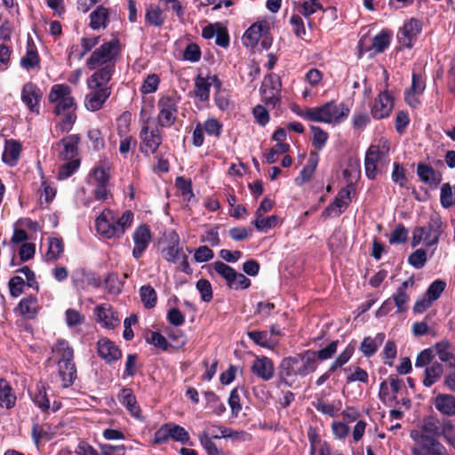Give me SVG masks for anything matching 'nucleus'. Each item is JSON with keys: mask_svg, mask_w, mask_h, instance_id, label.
<instances>
[{"mask_svg": "<svg viewBox=\"0 0 455 455\" xmlns=\"http://www.w3.org/2000/svg\"><path fill=\"white\" fill-rule=\"evenodd\" d=\"M201 125L204 132L216 140L220 139L223 132V124L215 117H209Z\"/></svg>", "mask_w": 455, "mask_h": 455, "instance_id": "45", "label": "nucleus"}, {"mask_svg": "<svg viewBox=\"0 0 455 455\" xmlns=\"http://www.w3.org/2000/svg\"><path fill=\"white\" fill-rule=\"evenodd\" d=\"M421 31V20L416 18H411L403 24L400 30V34L398 35V41L400 44L404 48L411 49Z\"/></svg>", "mask_w": 455, "mask_h": 455, "instance_id": "14", "label": "nucleus"}, {"mask_svg": "<svg viewBox=\"0 0 455 455\" xmlns=\"http://www.w3.org/2000/svg\"><path fill=\"white\" fill-rule=\"evenodd\" d=\"M389 151V144L387 140L382 143V150L379 145H371L364 158L365 174L369 180H375L377 176L378 163H380L387 156Z\"/></svg>", "mask_w": 455, "mask_h": 455, "instance_id": "9", "label": "nucleus"}, {"mask_svg": "<svg viewBox=\"0 0 455 455\" xmlns=\"http://www.w3.org/2000/svg\"><path fill=\"white\" fill-rule=\"evenodd\" d=\"M278 217L275 215L268 216L267 218L256 217L252 224L259 231H267V229L274 228L278 223Z\"/></svg>", "mask_w": 455, "mask_h": 455, "instance_id": "57", "label": "nucleus"}, {"mask_svg": "<svg viewBox=\"0 0 455 455\" xmlns=\"http://www.w3.org/2000/svg\"><path fill=\"white\" fill-rule=\"evenodd\" d=\"M386 76V84L384 90L380 91L378 97L374 100L371 108V116L373 119L381 120L387 118L394 108V97L389 94L388 88V74L387 70H384Z\"/></svg>", "mask_w": 455, "mask_h": 455, "instance_id": "8", "label": "nucleus"}, {"mask_svg": "<svg viewBox=\"0 0 455 455\" xmlns=\"http://www.w3.org/2000/svg\"><path fill=\"white\" fill-rule=\"evenodd\" d=\"M180 96L176 94L163 95L157 102L158 115L156 124L161 128L172 126L176 120L179 109Z\"/></svg>", "mask_w": 455, "mask_h": 455, "instance_id": "5", "label": "nucleus"}, {"mask_svg": "<svg viewBox=\"0 0 455 455\" xmlns=\"http://www.w3.org/2000/svg\"><path fill=\"white\" fill-rule=\"evenodd\" d=\"M435 349L438 358L448 363V368L455 366L454 347L447 340L443 339L435 345Z\"/></svg>", "mask_w": 455, "mask_h": 455, "instance_id": "33", "label": "nucleus"}, {"mask_svg": "<svg viewBox=\"0 0 455 455\" xmlns=\"http://www.w3.org/2000/svg\"><path fill=\"white\" fill-rule=\"evenodd\" d=\"M180 238L176 231H172L168 235L166 247L162 250L163 258L172 263H176L185 253L182 247L180 246Z\"/></svg>", "mask_w": 455, "mask_h": 455, "instance_id": "20", "label": "nucleus"}, {"mask_svg": "<svg viewBox=\"0 0 455 455\" xmlns=\"http://www.w3.org/2000/svg\"><path fill=\"white\" fill-rule=\"evenodd\" d=\"M443 373V366L438 362H434L427 366L424 371L423 385L427 387H432L436 383Z\"/></svg>", "mask_w": 455, "mask_h": 455, "instance_id": "39", "label": "nucleus"}, {"mask_svg": "<svg viewBox=\"0 0 455 455\" xmlns=\"http://www.w3.org/2000/svg\"><path fill=\"white\" fill-rule=\"evenodd\" d=\"M160 84V78L156 74L148 75L144 80L140 91L142 94H149L156 92Z\"/></svg>", "mask_w": 455, "mask_h": 455, "instance_id": "64", "label": "nucleus"}, {"mask_svg": "<svg viewBox=\"0 0 455 455\" xmlns=\"http://www.w3.org/2000/svg\"><path fill=\"white\" fill-rule=\"evenodd\" d=\"M40 61L41 59L36 45L28 43L26 54L20 59V66L27 70H39L41 68Z\"/></svg>", "mask_w": 455, "mask_h": 455, "instance_id": "36", "label": "nucleus"}, {"mask_svg": "<svg viewBox=\"0 0 455 455\" xmlns=\"http://www.w3.org/2000/svg\"><path fill=\"white\" fill-rule=\"evenodd\" d=\"M96 321L103 327L113 330L120 324L118 314L111 305L100 304L94 308Z\"/></svg>", "mask_w": 455, "mask_h": 455, "instance_id": "17", "label": "nucleus"}, {"mask_svg": "<svg viewBox=\"0 0 455 455\" xmlns=\"http://www.w3.org/2000/svg\"><path fill=\"white\" fill-rule=\"evenodd\" d=\"M417 174L422 182L430 187H437L442 180V175L427 164L420 163L418 164Z\"/></svg>", "mask_w": 455, "mask_h": 455, "instance_id": "26", "label": "nucleus"}, {"mask_svg": "<svg viewBox=\"0 0 455 455\" xmlns=\"http://www.w3.org/2000/svg\"><path fill=\"white\" fill-rule=\"evenodd\" d=\"M21 149V144L18 140L13 139L6 140L2 156L3 162L11 167L15 166L20 156Z\"/></svg>", "mask_w": 455, "mask_h": 455, "instance_id": "27", "label": "nucleus"}, {"mask_svg": "<svg viewBox=\"0 0 455 455\" xmlns=\"http://www.w3.org/2000/svg\"><path fill=\"white\" fill-rule=\"evenodd\" d=\"M310 130L313 133L312 145L315 150L321 151L329 138V134L319 126L311 125Z\"/></svg>", "mask_w": 455, "mask_h": 455, "instance_id": "51", "label": "nucleus"}, {"mask_svg": "<svg viewBox=\"0 0 455 455\" xmlns=\"http://www.w3.org/2000/svg\"><path fill=\"white\" fill-rule=\"evenodd\" d=\"M385 337L383 332L377 333L374 338L364 337L359 347L360 351L366 358H371L377 353L379 346L385 340Z\"/></svg>", "mask_w": 455, "mask_h": 455, "instance_id": "29", "label": "nucleus"}, {"mask_svg": "<svg viewBox=\"0 0 455 455\" xmlns=\"http://www.w3.org/2000/svg\"><path fill=\"white\" fill-rule=\"evenodd\" d=\"M97 353L108 364L117 362L123 355L119 347L107 337H102L97 341Z\"/></svg>", "mask_w": 455, "mask_h": 455, "instance_id": "16", "label": "nucleus"}, {"mask_svg": "<svg viewBox=\"0 0 455 455\" xmlns=\"http://www.w3.org/2000/svg\"><path fill=\"white\" fill-rule=\"evenodd\" d=\"M59 366V375L63 381V387H70L76 379V367L73 361L57 362Z\"/></svg>", "mask_w": 455, "mask_h": 455, "instance_id": "38", "label": "nucleus"}, {"mask_svg": "<svg viewBox=\"0 0 455 455\" xmlns=\"http://www.w3.org/2000/svg\"><path fill=\"white\" fill-rule=\"evenodd\" d=\"M48 100L51 103H56L54 113L57 116L70 111L76 106L75 99L72 96V90L65 84L52 85Z\"/></svg>", "mask_w": 455, "mask_h": 455, "instance_id": "6", "label": "nucleus"}, {"mask_svg": "<svg viewBox=\"0 0 455 455\" xmlns=\"http://www.w3.org/2000/svg\"><path fill=\"white\" fill-rule=\"evenodd\" d=\"M25 285H27V281L25 282L22 277L20 275L12 276L8 282L11 296L13 298L20 296L24 292Z\"/></svg>", "mask_w": 455, "mask_h": 455, "instance_id": "63", "label": "nucleus"}, {"mask_svg": "<svg viewBox=\"0 0 455 455\" xmlns=\"http://www.w3.org/2000/svg\"><path fill=\"white\" fill-rule=\"evenodd\" d=\"M148 121L149 118H147L143 122V125L139 133L140 140V151L146 156L156 153V150H158L163 142V136L160 131L161 127L156 125L154 129L149 130Z\"/></svg>", "mask_w": 455, "mask_h": 455, "instance_id": "7", "label": "nucleus"}, {"mask_svg": "<svg viewBox=\"0 0 455 455\" xmlns=\"http://www.w3.org/2000/svg\"><path fill=\"white\" fill-rule=\"evenodd\" d=\"M100 41V36H84L80 40L82 50L77 52L76 59L81 60L89 52L92 50Z\"/></svg>", "mask_w": 455, "mask_h": 455, "instance_id": "55", "label": "nucleus"}, {"mask_svg": "<svg viewBox=\"0 0 455 455\" xmlns=\"http://www.w3.org/2000/svg\"><path fill=\"white\" fill-rule=\"evenodd\" d=\"M299 356L290 355L282 359L278 366V377L281 383L291 387L294 379L300 376Z\"/></svg>", "mask_w": 455, "mask_h": 455, "instance_id": "11", "label": "nucleus"}, {"mask_svg": "<svg viewBox=\"0 0 455 455\" xmlns=\"http://www.w3.org/2000/svg\"><path fill=\"white\" fill-rule=\"evenodd\" d=\"M441 221L438 219H431L426 228L425 245L431 247L436 245L441 235Z\"/></svg>", "mask_w": 455, "mask_h": 455, "instance_id": "40", "label": "nucleus"}, {"mask_svg": "<svg viewBox=\"0 0 455 455\" xmlns=\"http://www.w3.org/2000/svg\"><path fill=\"white\" fill-rule=\"evenodd\" d=\"M443 427V422H441L435 416H427L423 419L421 423V434L419 435H427L433 437H440L442 435V430ZM419 437V434L414 435Z\"/></svg>", "mask_w": 455, "mask_h": 455, "instance_id": "25", "label": "nucleus"}, {"mask_svg": "<svg viewBox=\"0 0 455 455\" xmlns=\"http://www.w3.org/2000/svg\"><path fill=\"white\" fill-rule=\"evenodd\" d=\"M111 79V70L108 68H99L87 78V86L92 90L84 100V106L89 111L102 108L112 92L111 87L108 86Z\"/></svg>", "mask_w": 455, "mask_h": 455, "instance_id": "2", "label": "nucleus"}, {"mask_svg": "<svg viewBox=\"0 0 455 455\" xmlns=\"http://www.w3.org/2000/svg\"><path fill=\"white\" fill-rule=\"evenodd\" d=\"M97 232L106 238H120L122 230L115 226V213L109 209H105L95 220Z\"/></svg>", "mask_w": 455, "mask_h": 455, "instance_id": "12", "label": "nucleus"}, {"mask_svg": "<svg viewBox=\"0 0 455 455\" xmlns=\"http://www.w3.org/2000/svg\"><path fill=\"white\" fill-rule=\"evenodd\" d=\"M290 145L288 143H276L273 148L269 149L267 153L264 155L266 162L269 164H275L278 156L282 154H285L290 150Z\"/></svg>", "mask_w": 455, "mask_h": 455, "instance_id": "54", "label": "nucleus"}, {"mask_svg": "<svg viewBox=\"0 0 455 455\" xmlns=\"http://www.w3.org/2000/svg\"><path fill=\"white\" fill-rule=\"evenodd\" d=\"M251 372L264 381L274 377L275 367L273 361L267 356H256L251 367Z\"/></svg>", "mask_w": 455, "mask_h": 455, "instance_id": "21", "label": "nucleus"}, {"mask_svg": "<svg viewBox=\"0 0 455 455\" xmlns=\"http://www.w3.org/2000/svg\"><path fill=\"white\" fill-rule=\"evenodd\" d=\"M411 437L419 443V449L414 450V455H447L445 447L436 439L437 437L419 435L411 433Z\"/></svg>", "mask_w": 455, "mask_h": 455, "instance_id": "15", "label": "nucleus"}, {"mask_svg": "<svg viewBox=\"0 0 455 455\" xmlns=\"http://www.w3.org/2000/svg\"><path fill=\"white\" fill-rule=\"evenodd\" d=\"M213 269L222 276L229 288L235 284V269L222 261H215L212 264Z\"/></svg>", "mask_w": 455, "mask_h": 455, "instance_id": "43", "label": "nucleus"}, {"mask_svg": "<svg viewBox=\"0 0 455 455\" xmlns=\"http://www.w3.org/2000/svg\"><path fill=\"white\" fill-rule=\"evenodd\" d=\"M140 296L146 308H153L156 305L157 294L156 290L149 284L143 285L140 289Z\"/></svg>", "mask_w": 455, "mask_h": 455, "instance_id": "50", "label": "nucleus"}, {"mask_svg": "<svg viewBox=\"0 0 455 455\" xmlns=\"http://www.w3.org/2000/svg\"><path fill=\"white\" fill-rule=\"evenodd\" d=\"M81 142V136L79 134H70L63 137L59 145L63 146V150L60 156L63 159H79L78 158V145Z\"/></svg>", "mask_w": 455, "mask_h": 455, "instance_id": "23", "label": "nucleus"}, {"mask_svg": "<svg viewBox=\"0 0 455 455\" xmlns=\"http://www.w3.org/2000/svg\"><path fill=\"white\" fill-rule=\"evenodd\" d=\"M145 21L149 26L160 28L164 23L162 9L156 4H149L146 9Z\"/></svg>", "mask_w": 455, "mask_h": 455, "instance_id": "42", "label": "nucleus"}, {"mask_svg": "<svg viewBox=\"0 0 455 455\" xmlns=\"http://www.w3.org/2000/svg\"><path fill=\"white\" fill-rule=\"evenodd\" d=\"M151 238V231L148 225H140L135 228L132 235V239L134 242L132 256L134 259H139L142 257L143 253L148 247Z\"/></svg>", "mask_w": 455, "mask_h": 455, "instance_id": "18", "label": "nucleus"}, {"mask_svg": "<svg viewBox=\"0 0 455 455\" xmlns=\"http://www.w3.org/2000/svg\"><path fill=\"white\" fill-rule=\"evenodd\" d=\"M446 287V283L443 280L437 279L434 281L427 288L425 295L433 302L437 300Z\"/></svg>", "mask_w": 455, "mask_h": 455, "instance_id": "60", "label": "nucleus"}, {"mask_svg": "<svg viewBox=\"0 0 455 455\" xmlns=\"http://www.w3.org/2000/svg\"><path fill=\"white\" fill-rule=\"evenodd\" d=\"M68 162L62 164L58 172L59 180L69 178L80 166V159H66Z\"/></svg>", "mask_w": 455, "mask_h": 455, "instance_id": "56", "label": "nucleus"}, {"mask_svg": "<svg viewBox=\"0 0 455 455\" xmlns=\"http://www.w3.org/2000/svg\"><path fill=\"white\" fill-rule=\"evenodd\" d=\"M33 402L43 411L50 409V401L47 396L46 389L43 385H36V392L33 395Z\"/></svg>", "mask_w": 455, "mask_h": 455, "instance_id": "52", "label": "nucleus"}, {"mask_svg": "<svg viewBox=\"0 0 455 455\" xmlns=\"http://www.w3.org/2000/svg\"><path fill=\"white\" fill-rule=\"evenodd\" d=\"M247 336L258 346L265 348H271L277 344V341H270L267 331H251Z\"/></svg>", "mask_w": 455, "mask_h": 455, "instance_id": "49", "label": "nucleus"}, {"mask_svg": "<svg viewBox=\"0 0 455 455\" xmlns=\"http://www.w3.org/2000/svg\"><path fill=\"white\" fill-rule=\"evenodd\" d=\"M196 289L198 290L201 299L204 302H210L213 298L212 286L209 280L201 278L196 282Z\"/></svg>", "mask_w": 455, "mask_h": 455, "instance_id": "58", "label": "nucleus"}, {"mask_svg": "<svg viewBox=\"0 0 455 455\" xmlns=\"http://www.w3.org/2000/svg\"><path fill=\"white\" fill-rule=\"evenodd\" d=\"M355 190V185L353 183H349L338 192L333 200L334 205L338 207V210L335 212L336 217H339L340 214H342L344 211L348 207L351 202V193Z\"/></svg>", "mask_w": 455, "mask_h": 455, "instance_id": "31", "label": "nucleus"}, {"mask_svg": "<svg viewBox=\"0 0 455 455\" xmlns=\"http://www.w3.org/2000/svg\"><path fill=\"white\" fill-rule=\"evenodd\" d=\"M392 37L391 31L387 29L381 30L372 39L371 48L376 53L383 52L390 44Z\"/></svg>", "mask_w": 455, "mask_h": 455, "instance_id": "46", "label": "nucleus"}, {"mask_svg": "<svg viewBox=\"0 0 455 455\" xmlns=\"http://www.w3.org/2000/svg\"><path fill=\"white\" fill-rule=\"evenodd\" d=\"M293 112L305 120L315 123L339 124L345 121L350 113V109L344 104H337L334 100L328 101L322 106L307 108L302 110L296 107Z\"/></svg>", "mask_w": 455, "mask_h": 455, "instance_id": "1", "label": "nucleus"}, {"mask_svg": "<svg viewBox=\"0 0 455 455\" xmlns=\"http://www.w3.org/2000/svg\"><path fill=\"white\" fill-rule=\"evenodd\" d=\"M297 355L299 356L300 377H305L317 369L318 360L315 355V350L307 349L297 354Z\"/></svg>", "mask_w": 455, "mask_h": 455, "instance_id": "28", "label": "nucleus"}, {"mask_svg": "<svg viewBox=\"0 0 455 455\" xmlns=\"http://www.w3.org/2000/svg\"><path fill=\"white\" fill-rule=\"evenodd\" d=\"M267 29V22L259 21L252 24L244 33L243 42L246 46L254 47Z\"/></svg>", "mask_w": 455, "mask_h": 455, "instance_id": "32", "label": "nucleus"}, {"mask_svg": "<svg viewBox=\"0 0 455 455\" xmlns=\"http://www.w3.org/2000/svg\"><path fill=\"white\" fill-rule=\"evenodd\" d=\"M282 82L278 75L271 73L264 77L260 86V94L267 106L275 107L281 100Z\"/></svg>", "mask_w": 455, "mask_h": 455, "instance_id": "10", "label": "nucleus"}, {"mask_svg": "<svg viewBox=\"0 0 455 455\" xmlns=\"http://www.w3.org/2000/svg\"><path fill=\"white\" fill-rule=\"evenodd\" d=\"M117 399L132 417L136 419L140 418L141 410L132 388L122 387L117 394Z\"/></svg>", "mask_w": 455, "mask_h": 455, "instance_id": "22", "label": "nucleus"}, {"mask_svg": "<svg viewBox=\"0 0 455 455\" xmlns=\"http://www.w3.org/2000/svg\"><path fill=\"white\" fill-rule=\"evenodd\" d=\"M434 405L443 415H455V397L451 395L439 394L435 397Z\"/></svg>", "mask_w": 455, "mask_h": 455, "instance_id": "35", "label": "nucleus"}, {"mask_svg": "<svg viewBox=\"0 0 455 455\" xmlns=\"http://www.w3.org/2000/svg\"><path fill=\"white\" fill-rule=\"evenodd\" d=\"M15 311L27 319H35L39 311L36 296L28 295L23 298L18 304Z\"/></svg>", "mask_w": 455, "mask_h": 455, "instance_id": "24", "label": "nucleus"}, {"mask_svg": "<svg viewBox=\"0 0 455 455\" xmlns=\"http://www.w3.org/2000/svg\"><path fill=\"white\" fill-rule=\"evenodd\" d=\"M48 251L45 254V260L55 261L60 259L64 251V243L61 237L49 238Z\"/></svg>", "mask_w": 455, "mask_h": 455, "instance_id": "44", "label": "nucleus"}, {"mask_svg": "<svg viewBox=\"0 0 455 455\" xmlns=\"http://www.w3.org/2000/svg\"><path fill=\"white\" fill-rule=\"evenodd\" d=\"M16 395L10 383L0 378V407L7 410L12 409L16 404Z\"/></svg>", "mask_w": 455, "mask_h": 455, "instance_id": "34", "label": "nucleus"}, {"mask_svg": "<svg viewBox=\"0 0 455 455\" xmlns=\"http://www.w3.org/2000/svg\"><path fill=\"white\" fill-rule=\"evenodd\" d=\"M204 395L206 400V406L212 410V413L220 416L226 411L225 404L213 391H205Z\"/></svg>", "mask_w": 455, "mask_h": 455, "instance_id": "47", "label": "nucleus"}, {"mask_svg": "<svg viewBox=\"0 0 455 455\" xmlns=\"http://www.w3.org/2000/svg\"><path fill=\"white\" fill-rule=\"evenodd\" d=\"M240 434L221 425H212L211 428L198 435V440L207 455H222L221 449L218 448L212 440L228 437L237 438Z\"/></svg>", "mask_w": 455, "mask_h": 455, "instance_id": "4", "label": "nucleus"}, {"mask_svg": "<svg viewBox=\"0 0 455 455\" xmlns=\"http://www.w3.org/2000/svg\"><path fill=\"white\" fill-rule=\"evenodd\" d=\"M121 52V43L118 38H114L108 42L103 43L96 48L86 60V67L90 70L100 68H108L111 70V77L116 70V61Z\"/></svg>", "mask_w": 455, "mask_h": 455, "instance_id": "3", "label": "nucleus"}, {"mask_svg": "<svg viewBox=\"0 0 455 455\" xmlns=\"http://www.w3.org/2000/svg\"><path fill=\"white\" fill-rule=\"evenodd\" d=\"M393 167L392 180L400 188H405L408 182L406 170L398 162H395Z\"/></svg>", "mask_w": 455, "mask_h": 455, "instance_id": "62", "label": "nucleus"}, {"mask_svg": "<svg viewBox=\"0 0 455 455\" xmlns=\"http://www.w3.org/2000/svg\"><path fill=\"white\" fill-rule=\"evenodd\" d=\"M42 98L43 92L36 84L27 82L23 84L20 99L30 112L39 115Z\"/></svg>", "mask_w": 455, "mask_h": 455, "instance_id": "13", "label": "nucleus"}, {"mask_svg": "<svg viewBox=\"0 0 455 455\" xmlns=\"http://www.w3.org/2000/svg\"><path fill=\"white\" fill-rule=\"evenodd\" d=\"M339 340L331 341L325 347L317 351L315 350V355L319 361H327L331 359L337 352Z\"/></svg>", "mask_w": 455, "mask_h": 455, "instance_id": "59", "label": "nucleus"}, {"mask_svg": "<svg viewBox=\"0 0 455 455\" xmlns=\"http://www.w3.org/2000/svg\"><path fill=\"white\" fill-rule=\"evenodd\" d=\"M211 86L204 76L198 74L195 78L194 96L201 102H207L210 100Z\"/></svg>", "mask_w": 455, "mask_h": 455, "instance_id": "41", "label": "nucleus"}, {"mask_svg": "<svg viewBox=\"0 0 455 455\" xmlns=\"http://www.w3.org/2000/svg\"><path fill=\"white\" fill-rule=\"evenodd\" d=\"M109 22V10L103 5H99L90 14L89 26L93 30L106 28Z\"/></svg>", "mask_w": 455, "mask_h": 455, "instance_id": "30", "label": "nucleus"}, {"mask_svg": "<svg viewBox=\"0 0 455 455\" xmlns=\"http://www.w3.org/2000/svg\"><path fill=\"white\" fill-rule=\"evenodd\" d=\"M71 280L75 288L78 291L85 290L89 287L98 288L100 285V279L97 275L84 268L76 269L73 272Z\"/></svg>", "mask_w": 455, "mask_h": 455, "instance_id": "19", "label": "nucleus"}, {"mask_svg": "<svg viewBox=\"0 0 455 455\" xmlns=\"http://www.w3.org/2000/svg\"><path fill=\"white\" fill-rule=\"evenodd\" d=\"M105 289L108 293L118 295L122 292L123 283L116 274L111 273L105 278Z\"/></svg>", "mask_w": 455, "mask_h": 455, "instance_id": "53", "label": "nucleus"}, {"mask_svg": "<svg viewBox=\"0 0 455 455\" xmlns=\"http://www.w3.org/2000/svg\"><path fill=\"white\" fill-rule=\"evenodd\" d=\"M427 260V251L424 249H417L408 257V263L416 269H421Z\"/></svg>", "mask_w": 455, "mask_h": 455, "instance_id": "61", "label": "nucleus"}, {"mask_svg": "<svg viewBox=\"0 0 455 455\" xmlns=\"http://www.w3.org/2000/svg\"><path fill=\"white\" fill-rule=\"evenodd\" d=\"M170 439L174 442H179L182 444L188 443L190 440V435L188 432L181 426L174 423L168 422Z\"/></svg>", "mask_w": 455, "mask_h": 455, "instance_id": "48", "label": "nucleus"}, {"mask_svg": "<svg viewBox=\"0 0 455 455\" xmlns=\"http://www.w3.org/2000/svg\"><path fill=\"white\" fill-rule=\"evenodd\" d=\"M52 352L58 355L57 362L63 363L74 360V349L66 339H57L52 347Z\"/></svg>", "mask_w": 455, "mask_h": 455, "instance_id": "37", "label": "nucleus"}]
</instances>
